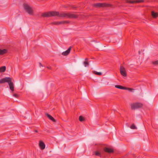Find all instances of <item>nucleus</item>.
I'll list each match as a JSON object with an SVG mask.
<instances>
[{
  "mask_svg": "<svg viewBox=\"0 0 158 158\" xmlns=\"http://www.w3.org/2000/svg\"><path fill=\"white\" fill-rule=\"evenodd\" d=\"M57 15H58L60 17L66 18H77V15L70 13H62L59 14V12L57 11H50L45 12L43 13L41 15L42 16L44 17Z\"/></svg>",
  "mask_w": 158,
  "mask_h": 158,
  "instance_id": "1",
  "label": "nucleus"
},
{
  "mask_svg": "<svg viewBox=\"0 0 158 158\" xmlns=\"http://www.w3.org/2000/svg\"><path fill=\"white\" fill-rule=\"evenodd\" d=\"M23 7L27 12L30 15H32L33 14V10L29 5L27 3L23 4Z\"/></svg>",
  "mask_w": 158,
  "mask_h": 158,
  "instance_id": "2",
  "label": "nucleus"
},
{
  "mask_svg": "<svg viewBox=\"0 0 158 158\" xmlns=\"http://www.w3.org/2000/svg\"><path fill=\"white\" fill-rule=\"evenodd\" d=\"M142 104L140 103H136L132 104L131 105V108L132 109H136L141 107Z\"/></svg>",
  "mask_w": 158,
  "mask_h": 158,
  "instance_id": "3",
  "label": "nucleus"
},
{
  "mask_svg": "<svg viewBox=\"0 0 158 158\" xmlns=\"http://www.w3.org/2000/svg\"><path fill=\"white\" fill-rule=\"evenodd\" d=\"M120 72L121 75L123 77H126L127 76V71L123 66H121L120 68Z\"/></svg>",
  "mask_w": 158,
  "mask_h": 158,
  "instance_id": "4",
  "label": "nucleus"
},
{
  "mask_svg": "<svg viewBox=\"0 0 158 158\" xmlns=\"http://www.w3.org/2000/svg\"><path fill=\"white\" fill-rule=\"evenodd\" d=\"M11 79L10 77H6L3 78L0 80V83H3L5 82H8L10 81V80H11Z\"/></svg>",
  "mask_w": 158,
  "mask_h": 158,
  "instance_id": "5",
  "label": "nucleus"
},
{
  "mask_svg": "<svg viewBox=\"0 0 158 158\" xmlns=\"http://www.w3.org/2000/svg\"><path fill=\"white\" fill-rule=\"evenodd\" d=\"M10 89L12 91H13L14 90V85L13 83L12 82L11 80H10L8 83Z\"/></svg>",
  "mask_w": 158,
  "mask_h": 158,
  "instance_id": "6",
  "label": "nucleus"
},
{
  "mask_svg": "<svg viewBox=\"0 0 158 158\" xmlns=\"http://www.w3.org/2000/svg\"><path fill=\"white\" fill-rule=\"evenodd\" d=\"M94 6L96 7H104L105 6V5L103 3H98L94 4Z\"/></svg>",
  "mask_w": 158,
  "mask_h": 158,
  "instance_id": "7",
  "label": "nucleus"
},
{
  "mask_svg": "<svg viewBox=\"0 0 158 158\" xmlns=\"http://www.w3.org/2000/svg\"><path fill=\"white\" fill-rule=\"evenodd\" d=\"M71 49V48L70 47L65 52H63L62 54L63 55L66 56L68 55L70 52Z\"/></svg>",
  "mask_w": 158,
  "mask_h": 158,
  "instance_id": "8",
  "label": "nucleus"
},
{
  "mask_svg": "<svg viewBox=\"0 0 158 158\" xmlns=\"http://www.w3.org/2000/svg\"><path fill=\"white\" fill-rule=\"evenodd\" d=\"M143 2V0H137L136 1H127V2L128 3H134L135 2L136 3H139V2Z\"/></svg>",
  "mask_w": 158,
  "mask_h": 158,
  "instance_id": "9",
  "label": "nucleus"
},
{
  "mask_svg": "<svg viewBox=\"0 0 158 158\" xmlns=\"http://www.w3.org/2000/svg\"><path fill=\"white\" fill-rule=\"evenodd\" d=\"M151 15L153 18H156L158 16V13L154 11H152Z\"/></svg>",
  "mask_w": 158,
  "mask_h": 158,
  "instance_id": "10",
  "label": "nucleus"
},
{
  "mask_svg": "<svg viewBox=\"0 0 158 158\" xmlns=\"http://www.w3.org/2000/svg\"><path fill=\"white\" fill-rule=\"evenodd\" d=\"M39 146L41 149H44L45 148V144L44 143L41 141L40 142Z\"/></svg>",
  "mask_w": 158,
  "mask_h": 158,
  "instance_id": "11",
  "label": "nucleus"
},
{
  "mask_svg": "<svg viewBox=\"0 0 158 158\" xmlns=\"http://www.w3.org/2000/svg\"><path fill=\"white\" fill-rule=\"evenodd\" d=\"M104 150L105 152L108 153H111L113 152V150L112 149L108 148H105L104 149Z\"/></svg>",
  "mask_w": 158,
  "mask_h": 158,
  "instance_id": "12",
  "label": "nucleus"
},
{
  "mask_svg": "<svg viewBox=\"0 0 158 158\" xmlns=\"http://www.w3.org/2000/svg\"><path fill=\"white\" fill-rule=\"evenodd\" d=\"M7 52V50L6 49H0V55H2L6 53Z\"/></svg>",
  "mask_w": 158,
  "mask_h": 158,
  "instance_id": "13",
  "label": "nucleus"
},
{
  "mask_svg": "<svg viewBox=\"0 0 158 158\" xmlns=\"http://www.w3.org/2000/svg\"><path fill=\"white\" fill-rule=\"evenodd\" d=\"M6 70V67L3 66L0 67V73L4 72Z\"/></svg>",
  "mask_w": 158,
  "mask_h": 158,
  "instance_id": "14",
  "label": "nucleus"
},
{
  "mask_svg": "<svg viewBox=\"0 0 158 158\" xmlns=\"http://www.w3.org/2000/svg\"><path fill=\"white\" fill-rule=\"evenodd\" d=\"M47 116L50 119V120H51L52 121H55V119L54 118L52 117L49 114H46Z\"/></svg>",
  "mask_w": 158,
  "mask_h": 158,
  "instance_id": "15",
  "label": "nucleus"
},
{
  "mask_svg": "<svg viewBox=\"0 0 158 158\" xmlns=\"http://www.w3.org/2000/svg\"><path fill=\"white\" fill-rule=\"evenodd\" d=\"M85 61L84 62L83 64L84 65V66L85 67H87L88 66V65H89V64L87 61V59H85Z\"/></svg>",
  "mask_w": 158,
  "mask_h": 158,
  "instance_id": "16",
  "label": "nucleus"
},
{
  "mask_svg": "<svg viewBox=\"0 0 158 158\" xmlns=\"http://www.w3.org/2000/svg\"><path fill=\"white\" fill-rule=\"evenodd\" d=\"M115 87L117 88L120 89H125V87H123L122 86L120 85H115Z\"/></svg>",
  "mask_w": 158,
  "mask_h": 158,
  "instance_id": "17",
  "label": "nucleus"
},
{
  "mask_svg": "<svg viewBox=\"0 0 158 158\" xmlns=\"http://www.w3.org/2000/svg\"><path fill=\"white\" fill-rule=\"evenodd\" d=\"M125 89H124V90H128L131 92H133V91L135 90V89H134L129 88H126L125 87Z\"/></svg>",
  "mask_w": 158,
  "mask_h": 158,
  "instance_id": "18",
  "label": "nucleus"
},
{
  "mask_svg": "<svg viewBox=\"0 0 158 158\" xmlns=\"http://www.w3.org/2000/svg\"><path fill=\"white\" fill-rule=\"evenodd\" d=\"M63 23H64V22H55L53 23V24L55 25H59L60 24H61Z\"/></svg>",
  "mask_w": 158,
  "mask_h": 158,
  "instance_id": "19",
  "label": "nucleus"
},
{
  "mask_svg": "<svg viewBox=\"0 0 158 158\" xmlns=\"http://www.w3.org/2000/svg\"><path fill=\"white\" fill-rule=\"evenodd\" d=\"M130 128H131V129H137L136 127L134 124H132L131 126L130 127Z\"/></svg>",
  "mask_w": 158,
  "mask_h": 158,
  "instance_id": "20",
  "label": "nucleus"
},
{
  "mask_svg": "<svg viewBox=\"0 0 158 158\" xmlns=\"http://www.w3.org/2000/svg\"><path fill=\"white\" fill-rule=\"evenodd\" d=\"M79 119L80 121H82L84 120V118L82 116H81L79 117Z\"/></svg>",
  "mask_w": 158,
  "mask_h": 158,
  "instance_id": "21",
  "label": "nucleus"
},
{
  "mask_svg": "<svg viewBox=\"0 0 158 158\" xmlns=\"http://www.w3.org/2000/svg\"><path fill=\"white\" fill-rule=\"evenodd\" d=\"M95 154L96 155L98 156H100V152H98V151H96V152H95Z\"/></svg>",
  "mask_w": 158,
  "mask_h": 158,
  "instance_id": "22",
  "label": "nucleus"
},
{
  "mask_svg": "<svg viewBox=\"0 0 158 158\" xmlns=\"http://www.w3.org/2000/svg\"><path fill=\"white\" fill-rule=\"evenodd\" d=\"M153 64L156 65H158V60L153 61Z\"/></svg>",
  "mask_w": 158,
  "mask_h": 158,
  "instance_id": "23",
  "label": "nucleus"
},
{
  "mask_svg": "<svg viewBox=\"0 0 158 158\" xmlns=\"http://www.w3.org/2000/svg\"><path fill=\"white\" fill-rule=\"evenodd\" d=\"M94 73L98 75H101L102 74V73L101 72H98L96 71L94 72Z\"/></svg>",
  "mask_w": 158,
  "mask_h": 158,
  "instance_id": "24",
  "label": "nucleus"
},
{
  "mask_svg": "<svg viewBox=\"0 0 158 158\" xmlns=\"http://www.w3.org/2000/svg\"><path fill=\"white\" fill-rule=\"evenodd\" d=\"M13 96L14 97H16V98L17 97H18V95H17V94H13Z\"/></svg>",
  "mask_w": 158,
  "mask_h": 158,
  "instance_id": "25",
  "label": "nucleus"
},
{
  "mask_svg": "<svg viewBox=\"0 0 158 158\" xmlns=\"http://www.w3.org/2000/svg\"><path fill=\"white\" fill-rule=\"evenodd\" d=\"M39 66H42V67H43V66L42 65V64H41V63H39Z\"/></svg>",
  "mask_w": 158,
  "mask_h": 158,
  "instance_id": "26",
  "label": "nucleus"
},
{
  "mask_svg": "<svg viewBox=\"0 0 158 158\" xmlns=\"http://www.w3.org/2000/svg\"><path fill=\"white\" fill-rule=\"evenodd\" d=\"M47 68L49 69H50V68L49 67H47Z\"/></svg>",
  "mask_w": 158,
  "mask_h": 158,
  "instance_id": "27",
  "label": "nucleus"
}]
</instances>
